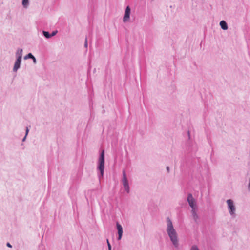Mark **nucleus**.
I'll list each match as a JSON object with an SVG mask.
<instances>
[{"instance_id": "f8f14e48", "label": "nucleus", "mask_w": 250, "mask_h": 250, "mask_svg": "<svg viewBox=\"0 0 250 250\" xmlns=\"http://www.w3.org/2000/svg\"><path fill=\"white\" fill-rule=\"evenodd\" d=\"M191 212L194 220L196 222L198 219V215L196 211V208L192 209Z\"/></svg>"}, {"instance_id": "423d86ee", "label": "nucleus", "mask_w": 250, "mask_h": 250, "mask_svg": "<svg viewBox=\"0 0 250 250\" xmlns=\"http://www.w3.org/2000/svg\"><path fill=\"white\" fill-rule=\"evenodd\" d=\"M130 8L129 6H127L125 9V14L123 17V22H126L128 21L130 18Z\"/></svg>"}, {"instance_id": "0eeeda50", "label": "nucleus", "mask_w": 250, "mask_h": 250, "mask_svg": "<svg viewBox=\"0 0 250 250\" xmlns=\"http://www.w3.org/2000/svg\"><path fill=\"white\" fill-rule=\"evenodd\" d=\"M116 226L118 233V240H119L121 239L122 237L123 228L122 226L118 222H117Z\"/></svg>"}, {"instance_id": "5701e85b", "label": "nucleus", "mask_w": 250, "mask_h": 250, "mask_svg": "<svg viewBox=\"0 0 250 250\" xmlns=\"http://www.w3.org/2000/svg\"><path fill=\"white\" fill-rule=\"evenodd\" d=\"M106 241H107V245L108 244V243H110L109 242L108 239H107Z\"/></svg>"}, {"instance_id": "4468645a", "label": "nucleus", "mask_w": 250, "mask_h": 250, "mask_svg": "<svg viewBox=\"0 0 250 250\" xmlns=\"http://www.w3.org/2000/svg\"><path fill=\"white\" fill-rule=\"evenodd\" d=\"M42 34L43 36L47 39L51 38L50 34L48 31H43Z\"/></svg>"}, {"instance_id": "4be33fe9", "label": "nucleus", "mask_w": 250, "mask_h": 250, "mask_svg": "<svg viewBox=\"0 0 250 250\" xmlns=\"http://www.w3.org/2000/svg\"><path fill=\"white\" fill-rule=\"evenodd\" d=\"M248 188H250V180H249V186H248Z\"/></svg>"}, {"instance_id": "7ed1b4c3", "label": "nucleus", "mask_w": 250, "mask_h": 250, "mask_svg": "<svg viewBox=\"0 0 250 250\" xmlns=\"http://www.w3.org/2000/svg\"><path fill=\"white\" fill-rule=\"evenodd\" d=\"M122 182L125 190L126 191L127 193H129L130 188L128 184V181L127 178L126 172L125 170L123 171V178L122 179Z\"/></svg>"}, {"instance_id": "1a4fd4ad", "label": "nucleus", "mask_w": 250, "mask_h": 250, "mask_svg": "<svg viewBox=\"0 0 250 250\" xmlns=\"http://www.w3.org/2000/svg\"><path fill=\"white\" fill-rule=\"evenodd\" d=\"M23 50L21 48H18L16 52V59L21 60L22 57Z\"/></svg>"}, {"instance_id": "6ab92c4d", "label": "nucleus", "mask_w": 250, "mask_h": 250, "mask_svg": "<svg viewBox=\"0 0 250 250\" xmlns=\"http://www.w3.org/2000/svg\"><path fill=\"white\" fill-rule=\"evenodd\" d=\"M107 246H108V250H111V246L110 244L108 243Z\"/></svg>"}, {"instance_id": "dca6fc26", "label": "nucleus", "mask_w": 250, "mask_h": 250, "mask_svg": "<svg viewBox=\"0 0 250 250\" xmlns=\"http://www.w3.org/2000/svg\"><path fill=\"white\" fill-rule=\"evenodd\" d=\"M191 250H199V249H198L197 246H196V245H194L192 246Z\"/></svg>"}, {"instance_id": "aec40b11", "label": "nucleus", "mask_w": 250, "mask_h": 250, "mask_svg": "<svg viewBox=\"0 0 250 250\" xmlns=\"http://www.w3.org/2000/svg\"><path fill=\"white\" fill-rule=\"evenodd\" d=\"M6 246L8 247H9V248H11L12 247V245L9 243H7L6 244Z\"/></svg>"}, {"instance_id": "20e7f679", "label": "nucleus", "mask_w": 250, "mask_h": 250, "mask_svg": "<svg viewBox=\"0 0 250 250\" xmlns=\"http://www.w3.org/2000/svg\"><path fill=\"white\" fill-rule=\"evenodd\" d=\"M226 202L228 204L229 213H230V214L231 216L235 217V212L236 208H235V207L234 205L233 201L231 199H228L227 200Z\"/></svg>"}, {"instance_id": "2eb2a0df", "label": "nucleus", "mask_w": 250, "mask_h": 250, "mask_svg": "<svg viewBox=\"0 0 250 250\" xmlns=\"http://www.w3.org/2000/svg\"><path fill=\"white\" fill-rule=\"evenodd\" d=\"M29 129H28V127H27L26 128V133H25V136L24 137V138L22 139V141L24 142L25 139H26V136L27 135H28V133L29 132Z\"/></svg>"}, {"instance_id": "6e6552de", "label": "nucleus", "mask_w": 250, "mask_h": 250, "mask_svg": "<svg viewBox=\"0 0 250 250\" xmlns=\"http://www.w3.org/2000/svg\"><path fill=\"white\" fill-rule=\"evenodd\" d=\"M21 60H19L16 59V60L15 62L13 68V71L14 72H17V70L20 68L21 66Z\"/></svg>"}, {"instance_id": "f257e3e1", "label": "nucleus", "mask_w": 250, "mask_h": 250, "mask_svg": "<svg viewBox=\"0 0 250 250\" xmlns=\"http://www.w3.org/2000/svg\"><path fill=\"white\" fill-rule=\"evenodd\" d=\"M167 232L168 235L170 240L174 245V246L177 248L179 247V241L178 239L177 233L174 229L173 224L169 218H167Z\"/></svg>"}, {"instance_id": "a211bd4d", "label": "nucleus", "mask_w": 250, "mask_h": 250, "mask_svg": "<svg viewBox=\"0 0 250 250\" xmlns=\"http://www.w3.org/2000/svg\"><path fill=\"white\" fill-rule=\"evenodd\" d=\"M57 31H55L52 32L51 34H50L51 37L55 36L57 34Z\"/></svg>"}, {"instance_id": "f03ea898", "label": "nucleus", "mask_w": 250, "mask_h": 250, "mask_svg": "<svg viewBox=\"0 0 250 250\" xmlns=\"http://www.w3.org/2000/svg\"><path fill=\"white\" fill-rule=\"evenodd\" d=\"M97 169L100 172V175L99 176V178H100V177L103 176L104 169V150H102L100 153V157L98 159V165Z\"/></svg>"}, {"instance_id": "412c9836", "label": "nucleus", "mask_w": 250, "mask_h": 250, "mask_svg": "<svg viewBox=\"0 0 250 250\" xmlns=\"http://www.w3.org/2000/svg\"><path fill=\"white\" fill-rule=\"evenodd\" d=\"M167 172H169V167H167Z\"/></svg>"}, {"instance_id": "9b49d317", "label": "nucleus", "mask_w": 250, "mask_h": 250, "mask_svg": "<svg viewBox=\"0 0 250 250\" xmlns=\"http://www.w3.org/2000/svg\"><path fill=\"white\" fill-rule=\"evenodd\" d=\"M220 26H221V28L224 30H226L228 28V24L227 22L224 21L222 20L220 22Z\"/></svg>"}, {"instance_id": "f3484780", "label": "nucleus", "mask_w": 250, "mask_h": 250, "mask_svg": "<svg viewBox=\"0 0 250 250\" xmlns=\"http://www.w3.org/2000/svg\"><path fill=\"white\" fill-rule=\"evenodd\" d=\"M87 45H88L87 39V38H86L85 39V42H84V46H85V47L87 48Z\"/></svg>"}, {"instance_id": "ddd939ff", "label": "nucleus", "mask_w": 250, "mask_h": 250, "mask_svg": "<svg viewBox=\"0 0 250 250\" xmlns=\"http://www.w3.org/2000/svg\"><path fill=\"white\" fill-rule=\"evenodd\" d=\"M29 0H22V4L24 8H27L29 6Z\"/></svg>"}, {"instance_id": "9d476101", "label": "nucleus", "mask_w": 250, "mask_h": 250, "mask_svg": "<svg viewBox=\"0 0 250 250\" xmlns=\"http://www.w3.org/2000/svg\"><path fill=\"white\" fill-rule=\"evenodd\" d=\"M28 59H32L33 62L34 64H36L37 62L36 59L35 57L33 55V54L31 53H28L27 55L25 56L24 57V60H27Z\"/></svg>"}, {"instance_id": "39448f33", "label": "nucleus", "mask_w": 250, "mask_h": 250, "mask_svg": "<svg viewBox=\"0 0 250 250\" xmlns=\"http://www.w3.org/2000/svg\"><path fill=\"white\" fill-rule=\"evenodd\" d=\"M187 201L189 205L192 209L196 208V204H195V200L191 193H189L188 195Z\"/></svg>"}]
</instances>
